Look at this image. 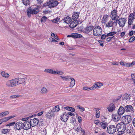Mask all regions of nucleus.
<instances>
[{
    "label": "nucleus",
    "mask_w": 135,
    "mask_h": 135,
    "mask_svg": "<svg viewBox=\"0 0 135 135\" xmlns=\"http://www.w3.org/2000/svg\"><path fill=\"white\" fill-rule=\"evenodd\" d=\"M116 127L119 135L123 134L126 129V125L122 122L118 123Z\"/></svg>",
    "instance_id": "obj_1"
},
{
    "label": "nucleus",
    "mask_w": 135,
    "mask_h": 135,
    "mask_svg": "<svg viewBox=\"0 0 135 135\" xmlns=\"http://www.w3.org/2000/svg\"><path fill=\"white\" fill-rule=\"evenodd\" d=\"M59 3V2L56 0H48L44 6L45 7L48 6L50 8H53L57 6Z\"/></svg>",
    "instance_id": "obj_2"
},
{
    "label": "nucleus",
    "mask_w": 135,
    "mask_h": 135,
    "mask_svg": "<svg viewBox=\"0 0 135 135\" xmlns=\"http://www.w3.org/2000/svg\"><path fill=\"white\" fill-rule=\"evenodd\" d=\"M102 32V30L100 27L96 26L93 28V34L94 36H99L101 35Z\"/></svg>",
    "instance_id": "obj_3"
},
{
    "label": "nucleus",
    "mask_w": 135,
    "mask_h": 135,
    "mask_svg": "<svg viewBox=\"0 0 135 135\" xmlns=\"http://www.w3.org/2000/svg\"><path fill=\"white\" fill-rule=\"evenodd\" d=\"M122 123L125 124L129 123L132 120V118L130 115H127L123 116L122 118Z\"/></svg>",
    "instance_id": "obj_4"
},
{
    "label": "nucleus",
    "mask_w": 135,
    "mask_h": 135,
    "mask_svg": "<svg viewBox=\"0 0 135 135\" xmlns=\"http://www.w3.org/2000/svg\"><path fill=\"white\" fill-rule=\"evenodd\" d=\"M116 127L114 125H110L107 127V132L110 134H112L115 133L116 131Z\"/></svg>",
    "instance_id": "obj_5"
},
{
    "label": "nucleus",
    "mask_w": 135,
    "mask_h": 135,
    "mask_svg": "<svg viewBox=\"0 0 135 135\" xmlns=\"http://www.w3.org/2000/svg\"><path fill=\"white\" fill-rule=\"evenodd\" d=\"M134 19H135V10H134L133 13L130 14L128 16V24L131 25L133 23Z\"/></svg>",
    "instance_id": "obj_6"
},
{
    "label": "nucleus",
    "mask_w": 135,
    "mask_h": 135,
    "mask_svg": "<svg viewBox=\"0 0 135 135\" xmlns=\"http://www.w3.org/2000/svg\"><path fill=\"white\" fill-rule=\"evenodd\" d=\"M117 12L116 9H114L112 11L110 17L112 20L115 21L118 19L119 16L117 15Z\"/></svg>",
    "instance_id": "obj_7"
},
{
    "label": "nucleus",
    "mask_w": 135,
    "mask_h": 135,
    "mask_svg": "<svg viewBox=\"0 0 135 135\" xmlns=\"http://www.w3.org/2000/svg\"><path fill=\"white\" fill-rule=\"evenodd\" d=\"M117 24V20H110L105 24V27L110 28V27H113L114 25H116Z\"/></svg>",
    "instance_id": "obj_8"
},
{
    "label": "nucleus",
    "mask_w": 135,
    "mask_h": 135,
    "mask_svg": "<svg viewBox=\"0 0 135 135\" xmlns=\"http://www.w3.org/2000/svg\"><path fill=\"white\" fill-rule=\"evenodd\" d=\"M23 128V123L21 121H20L15 123L14 129L15 130L21 129Z\"/></svg>",
    "instance_id": "obj_9"
},
{
    "label": "nucleus",
    "mask_w": 135,
    "mask_h": 135,
    "mask_svg": "<svg viewBox=\"0 0 135 135\" xmlns=\"http://www.w3.org/2000/svg\"><path fill=\"white\" fill-rule=\"evenodd\" d=\"M126 21L125 18H121L117 20V21H118V23L120 27H122L124 26Z\"/></svg>",
    "instance_id": "obj_10"
},
{
    "label": "nucleus",
    "mask_w": 135,
    "mask_h": 135,
    "mask_svg": "<svg viewBox=\"0 0 135 135\" xmlns=\"http://www.w3.org/2000/svg\"><path fill=\"white\" fill-rule=\"evenodd\" d=\"M103 85V83L100 82H96L92 86L93 90L96 89L100 88L101 86Z\"/></svg>",
    "instance_id": "obj_11"
},
{
    "label": "nucleus",
    "mask_w": 135,
    "mask_h": 135,
    "mask_svg": "<svg viewBox=\"0 0 135 135\" xmlns=\"http://www.w3.org/2000/svg\"><path fill=\"white\" fill-rule=\"evenodd\" d=\"M72 19L69 16L65 17L64 19H62L61 20L62 22H63L66 24L70 23Z\"/></svg>",
    "instance_id": "obj_12"
},
{
    "label": "nucleus",
    "mask_w": 135,
    "mask_h": 135,
    "mask_svg": "<svg viewBox=\"0 0 135 135\" xmlns=\"http://www.w3.org/2000/svg\"><path fill=\"white\" fill-rule=\"evenodd\" d=\"M61 120L65 122H66L68 119V115L67 113L65 112L61 116Z\"/></svg>",
    "instance_id": "obj_13"
},
{
    "label": "nucleus",
    "mask_w": 135,
    "mask_h": 135,
    "mask_svg": "<svg viewBox=\"0 0 135 135\" xmlns=\"http://www.w3.org/2000/svg\"><path fill=\"white\" fill-rule=\"evenodd\" d=\"M30 125L29 121H26L23 124V128L25 129H28L31 127Z\"/></svg>",
    "instance_id": "obj_14"
},
{
    "label": "nucleus",
    "mask_w": 135,
    "mask_h": 135,
    "mask_svg": "<svg viewBox=\"0 0 135 135\" xmlns=\"http://www.w3.org/2000/svg\"><path fill=\"white\" fill-rule=\"evenodd\" d=\"M68 37H71L73 38H81L82 37L81 35V34L77 33H72L71 35H68Z\"/></svg>",
    "instance_id": "obj_15"
},
{
    "label": "nucleus",
    "mask_w": 135,
    "mask_h": 135,
    "mask_svg": "<svg viewBox=\"0 0 135 135\" xmlns=\"http://www.w3.org/2000/svg\"><path fill=\"white\" fill-rule=\"evenodd\" d=\"M115 107L114 104L113 103H111L109 104L108 107H107L108 111L110 112H112L114 110Z\"/></svg>",
    "instance_id": "obj_16"
},
{
    "label": "nucleus",
    "mask_w": 135,
    "mask_h": 135,
    "mask_svg": "<svg viewBox=\"0 0 135 135\" xmlns=\"http://www.w3.org/2000/svg\"><path fill=\"white\" fill-rule=\"evenodd\" d=\"M120 115L118 114V115L116 114H113L112 115V119L114 121L117 122L119 120L120 118Z\"/></svg>",
    "instance_id": "obj_17"
},
{
    "label": "nucleus",
    "mask_w": 135,
    "mask_h": 135,
    "mask_svg": "<svg viewBox=\"0 0 135 135\" xmlns=\"http://www.w3.org/2000/svg\"><path fill=\"white\" fill-rule=\"evenodd\" d=\"M125 111L124 108L120 106L118 110V114L119 115H122L124 113Z\"/></svg>",
    "instance_id": "obj_18"
},
{
    "label": "nucleus",
    "mask_w": 135,
    "mask_h": 135,
    "mask_svg": "<svg viewBox=\"0 0 135 135\" xmlns=\"http://www.w3.org/2000/svg\"><path fill=\"white\" fill-rule=\"evenodd\" d=\"M27 15L28 17H30L31 14H33L34 12V8L29 7L27 10Z\"/></svg>",
    "instance_id": "obj_19"
},
{
    "label": "nucleus",
    "mask_w": 135,
    "mask_h": 135,
    "mask_svg": "<svg viewBox=\"0 0 135 135\" xmlns=\"http://www.w3.org/2000/svg\"><path fill=\"white\" fill-rule=\"evenodd\" d=\"M49 90L45 86L43 87L41 89L40 91L41 94L42 95L46 94L48 92Z\"/></svg>",
    "instance_id": "obj_20"
},
{
    "label": "nucleus",
    "mask_w": 135,
    "mask_h": 135,
    "mask_svg": "<svg viewBox=\"0 0 135 135\" xmlns=\"http://www.w3.org/2000/svg\"><path fill=\"white\" fill-rule=\"evenodd\" d=\"M60 109L59 105H57L52 108L51 111L53 113L57 112L60 110Z\"/></svg>",
    "instance_id": "obj_21"
},
{
    "label": "nucleus",
    "mask_w": 135,
    "mask_h": 135,
    "mask_svg": "<svg viewBox=\"0 0 135 135\" xmlns=\"http://www.w3.org/2000/svg\"><path fill=\"white\" fill-rule=\"evenodd\" d=\"M79 13V12H74L72 16V18L74 21L78 19Z\"/></svg>",
    "instance_id": "obj_22"
},
{
    "label": "nucleus",
    "mask_w": 135,
    "mask_h": 135,
    "mask_svg": "<svg viewBox=\"0 0 135 135\" xmlns=\"http://www.w3.org/2000/svg\"><path fill=\"white\" fill-rule=\"evenodd\" d=\"M125 111L126 112H132L133 111V109L131 105H127L124 107Z\"/></svg>",
    "instance_id": "obj_23"
},
{
    "label": "nucleus",
    "mask_w": 135,
    "mask_h": 135,
    "mask_svg": "<svg viewBox=\"0 0 135 135\" xmlns=\"http://www.w3.org/2000/svg\"><path fill=\"white\" fill-rule=\"evenodd\" d=\"M100 125L101 128L103 129H105L106 128H107L108 124L105 121H104L100 122Z\"/></svg>",
    "instance_id": "obj_24"
},
{
    "label": "nucleus",
    "mask_w": 135,
    "mask_h": 135,
    "mask_svg": "<svg viewBox=\"0 0 135 135\" xmlns=\"http://www.w3.org/2000/svg\"><path fill=\"white\" fill-rule=\"evenodd\" d=\"M126 132L127 134L130 133L133 131V127L131 125H129L126 128Z\"/></svg>",
    "instance_id": "obj_25"
},
{
    "label": "nucleus",
    "mask_w": 135,
    "mask_h": 135,
    "mask_svg": "<svg viewBox=\"0 0 135 135\" xmlns=\"http://www.w3.org/2000/svg\"><path fill=\"white\" fill-rule=\"evenodd\" d=\"M122 99L123 100L126 101L127 102L130 100V95L127 94H125L123 96Z\"/></svg>",
    "instance_id": "obj_26"
},
{
    "label": "nucleus",
    "mask_w": 135,
    "mask_h": 135,
    "mask_svg": "<svg viewBox=\"0 0 135 135\" xmlns=\"http://www.w3.org/2000/svg\"><path fill=\"white\" fill-rule=\"evenodd\" d=\"M17 80L18 84H22L24 83L26 80V78H16Z\"/></svg>",
    "instance_id": "obj_27"
},
{
    "label": "nucleus",
    "mask_w": 135,
    "mask_h": 135,
    "mask_svg": "<svg viewBox=\"0 0 135 135\" xmlns=\"http://www.w3.org/2000/svg\"><path fill=\"white\" fill-rule=\"evenodd\" d=\"M1 74L3 77L6 79L8 78L9 76V74L4 71H2L1 72Z\"/></svg>",
    "instance_id": "obj_28"
},
{
    "label": "nucleus",
    "mask_w": 135,
    "mask_h": 135,
    "mask_svg": "<svg viewBox=\"0 0 135 135\" xmlns=\"http://www.w3.org/2000/svg\"><path fill=\"white\" fill-rule=\"evenodd\" d=\"M108 15L104 16L102 19L103 23L105 24L108 20Z\"/></svg>",
    "instance_id": "obj_29"
},
{
    "label": "nucleus",
    "mask_w": 135,
    "mask_h": 135,
    "mask_svg": "<svg viewBox=\"0 0 135 135\" xmlns=\"http://www.w3.org/2000/svg\"><path fill=\"white\" fill-rule=\"evenodd\" d=\"M6 85L9 87H13V84L12 83L11 80H8L6 83Z\"/></svg>",
    "instance_id": "obj_30"
},
{
    "label": "nucleus",
    "mask_w": 135,
    "mask_h": 135,
    "mask_svg": "<svg viewBox=\"0 0 135 135\" xmlns=\"http://www.w3.org/2000/svg\"><path fill=\"white\" fill-rule=\"evenodd\" d=\"M93 26H90L87 27L85 30L86 32L87 33L89 32L93 29Z\"/></svg>",
    "instance_id": "obj_31"
},
{
    "label": "nucleus",
    "mask_w": 135,
    "mask_h": 135,
    "mask_svg": "<svg viewBox=\"0 0 135 135\" xmlns=\"http://www.w3.org/2000/svg\"><path fill=\"white\" fill-rule=\"evenodd\" d=\"M44 72L47 73H49L54 74V71L50 69H46L44 70Z\"/></svg>",
    "instance_id": "obj_32"
},
{
    "label": "nucleus",
    "mask_w": 135,
    "mask_h": 135,
    "mask_svg": "<svg viewBox=\"0 0 135 135\" xmlns=\"http://www.w3.org/2000/svg\"><path fill=\"white\" fill-rule=\"evenodd\" d=\"M52 113L51 111L49 110L45 115V116L49 119L51 118L52 117Z\"/></svg>",
    "instance_id": "obj_33"
},
{
    "label": "nucleus",
    "mask_w": 135,
    "mask_h": 135,
    "mask_svg": "<svg viewBox=\"0 0 135 135\" xmlns=\"http://www.w3.org/2000/svg\"><path fill=\"white\" fill-rule=\"evenodd\" d=\"M9 114V112L6 111L0 113V118L2 117L6 116Z\"/></svg>",
    "instance_id": "obj_34"
},
{
    "label": "nucleus",
    "mask_w": 135,
    "mask_h": 135,
    "mask_svg": "<svg viewBox=\"0 0 135 135\" xmlns=\"http://www.w3.org/2000/svg\"><path fill=\"white\" fill-rule=\"evenodd\" d=\"M60 77L62 78L63 80L66 81H69L71 78L70 77L68 76H61Z\"/></svg>",
    "instance_id": "obj_35"
},
{
    "label": "nucleus",
    "mask_w": 135,
    "mask_h": 135,
    "mask_svg": "<svg viewBox=\"0 0 135 135\" xmlns=\"http://www.w3.org/2000/svg\"><path fill=\"white\" fill-rule=\"evenodd\" d=\"M12 83L13 84V86H15L16 85H18L17 80L16 78L15 79L11 80Z\"/></svg>",
    "instance_id": "obj_36"
},
{
    "label": "nucleus",
    "mask_w": 135,
    "mask_h": 135,
    "mask_svg": "<svg viewBox=\"0 0 135 135\" xmlns=\"http://www.w3.org/2000/svg\"><path fill=\"white\" fill-rule=\"evenodd\" d=\"M117 33V32L116 31H112L109 33L107 35V37L109 36H114V35L116 34Z\"/></svg>",
    "instance_id": "obj_37"
},
{
    "label": "nucleus",
    "mask_w": 135,
    "mask_h": 135,
    "mask_svg": "<svg viewBox=\"0 0 135 135\" xmlns=\"http://www.w3.org/2000/svg\"><path fill=\"white\" fill-rule=\"evenodd\" d=\"M70 80H71V81L70 82V87H73L75 84V80L74 78H71Z\"/></svg>",
    "instance_id": "obj_38"
},
{
    "label": "nucleus",
    "mask_w": 135,
    "mask_h": 135,
    "mask_svg": "<svg viewBox=\"0 0 135 135\" xmlns=\"http://www.w3.org/2000/svg\"><path fill=\"white\" fill-rule=\"evenodd\" d=\"M41 7L38 6H36V7L35 9H34V14H36L39 12Z\"/></svg>",
    "instance_id": "obj_39"
},
{
    "label": "nucleus",
    "mask_w": 135,
    "mask_h": 135,
    "mask_svg": "<svg viewBox=\"0 0 135 135\" xmlns=\"http://www.w3.org/2000/svg\"><path fill=\"white\" fill-rule=\"evenodd\" d=\"M99 110V109H97L96 110V113L95 117L97 118H99L100 116V114Z\"/></svg>",
    "instance_id": "obj_40"
},
{
    "label": "nucleus",
    "mask_w": 135,
    "mask_h": 135,
    "mask_svg": "<svg viewBox=\"0 0 135 135\" xmlns=\"http://www.w3.org/2000/svg\"><path fill=\"white\" fill-rule=\"evenodd\" d=\"M77 25L76 23H75L74 21H73L70 25V27L71 28H74L76 27Z\"/></svg>",
    "instance_id": "obj_41"
},
{
    "label": "nucleus",
    "mask_w": 135,
    "mask_h": 135,
    "mask_svg": "<svg viewBox=\"0 0 135 135\" xmlns=\"http://www.w3.org/2000/svg\"><path fill=\"white\" fill-rule=\"evenodd\" d=\"M10 129H3L1 130V132L4 134H5L9 132Z\"/></svg>",
    "instance_id": "obj_42"
},
{
    "label": "nucleus",
    "mask_w": 135,
    "mask_h": 135,
    "mask_svg": "<svg viewBox=\"0 0 135 135\" xmlns=\"http://www.w3.org/2000/svg\"><path fill=\"white\" fill-rule=\"evenodd\" d=\"M82 130V129L80 127H77L75 129L76 131L78 132H79L81 131V132L82 133H82H85L84 131L83 130Z\"/></svg>",
    "instance_id": "obj_43"
},
{
    "label": "nucleus",
    "mask_w": 135,
    "mask_h": 135,
    "mask_svg": "<svg viewBox=\"0 0 135 135\" xmlns=\"http://www.w3.org/2000/svg\"><path fill=\"white\" fill-rule=\"evenodd\" d=\"M63 74V72L62 71L57 70L54 71V75L58 74L60 75H61Z\"/></svg>",
    "instance_id": "obj_44"
},
{
    "label": "nucleus",
    "mask_w": 135,
    "mask_h": 135,
    "mask_svg": "<svg viewBox=\"0 0 135 135\" xmlns=\"http://www.w3.org/2000/svg\"><path fill=\"white\" fill-rule=\"evenodd\" d=\"M22 2L23 4L25 6L29 5L30 4V1L29 0H22Z\"/></svg>",
    "instance_id": "obj_45"
},
{
    "label": "nucleus",
    "mask_w": 135,
    "mask_h": 135,
    "mask_svg": "<svg viewBox=\"0 0 135 135\" xmlns=\"http://www.w3.org/2000/svg\"><path fill=\"white\" fill-rule=\"evenodd\" d=\"M60 18L59 17H57L52 20V21L55 23H57L58 22H60Z\"/></svg>",
    "instance_id": "obj_46"
},
{
    "label": "nucleus",
    "mask_w": 135,
    "mask_h": 135,
    "mask_svg": "<svg viewBox=\"0 0 135 135\" xmlns=\"http://www.w3.org/2000/svg\"><path fill=\"white\" fill-rule=\"evenodd\" d=\"M22 96L20 95H13L10 96V97L11 99H13L19 97H21Z\"/></svg>",
    "instance_id": "obj_47"
},
{
    "label": "nucleus",
    "mask_w": 135,
    "mask_h": 135,
    "mask_svg": "<svg viewBox=\"0 0 135 135\" xmlns=\"http://www.w3.org/2000/svg\"><path fill=\"white\" fill-rule=\"evenodd\" d=\"M83 90H87V91H89V90H93L92 86L91 87H84L83 88Z\"/></svg>",
    "instance_id": "obj_48"
},
{
    "label": "nucleus",
    "mask_w": 135,
    "mask_h": 135,
    "mask_svg": "<svg viewBox=\"0 0 135 135\" xmlns=\"http://www.w3.org/2000/svg\"><path fill=\"white\" fill-rule=\"evenodd\" d=\"M40 133L42 135H45L46 132L45 129H42L40 132Z\"/></svg>",
    "instance_id": "obj_49"
},
{
    "label": "nucleus",
    "mask_w": 135,
    "mask_h": 135,
    "mask_svg": "<svg viewBox=\"0 0 135 135\" xmlns=\"http://www.w3.org/2000/svg\"><path fill=\"white\" fill-rule=\"evenodd\" d=\"M38 123V119L34 118V126L37 125Z\"/></svg>",
    "instance_id": "obj_50"
},
{
    "label": "nucleus",
    "mask_w": 135,
    "mask_h": 135,
    "mask_svg": "<svg viewBox=\"0 0 135 135\" xmlns=\"http://www.w3.org/2000/svg\"><path fill=\"white\" fill-rule=\"evenodd\" d=\"M135 40V37L134 36H133L131 37L129 40V42H132Z\"/></svg>",
    "instance_id": "obj_51"
},
{
    "label": "nucleus",
    "mask_w": 135,
    "mask_h": 135,
    "mask_svg": "<svg viewBox=\"0 0 135 135\" xmlns=\"http://www.w3.org/2000/svg\"><path fill=\"white\" fill-rule=\"evenodd\" d=\"M46 19L47 17L45 16H44L41 18V21L42 22H45L46 21Z\"/></svg>",
    "instance_id": "obj_52"
},
{
    "label": "nucleus",
    "mask_w": 135,
    "mask_h": 135,
    "mask_svg": "<svg viewBox=\"0 0 135 135\" xmlns=\"http://www.w3.org/2000/svg\"><path fill=\"white\" fill-rule=\"evenodd\" d=\"M77 107L79 108L80 109V111L82 112H83L85 110V109L84 108L81 107L79 105H77Z\"/></svg>",
    "instance_id": "obj_53"
},
{
    "label": "nucleus",
    "mask_w": 135,
    "mask_h": 135,
    "mask_svg": "<svg viewBox=\"0 0 135 135\" xmlns=\"http://www.w3.org/2000/svg\"><path fill=\"white\" fill-rule=\"evenodd\" d=\"M29 123L31 124V126L33 127L34 126V119H31L29 122Z\"/></svg>",
    "instance_id": "obj_54"
},
{
    "label": "nucleus",
    "mask_w": 135,
    "mask_h": 135,
    "mask_svg": "<svg viewBox=\"0 0 135 135\" xmlns=\"http://www.w3.org/2000/svg\"><path fill=\"white\" fill-rule=\"evenodd\" d=\"M15 122H13L11 123H9L6 125V126H13L14 124L15 125Z\"/></svg>",
    "instance_id": "obj_55"
},
{
    "label": "nucleus",
    "mask_w": 135,
    "mask_h": 135,
    "mask_svg": "<svg viewBox=\"0 0 135 135\" xmlns=\"http://www.w3.org/2000/svg\"><path fill=\"white\" fill-rule=\"evenodd\" d=\"M124 66H125L126 67H129L130 66H131V63H127L125 62V65Z\"/></svg>",
    "instance_id": "obj_56"
},
{
    "label": "nucleus",
    "mask_w": 135,
    "mask_h": 135,
    "mask_svg": "<svg viewBox=\"0 0 135 135\" xmlns=\"http://www.w3.org/2000/svg\"><path fill=\"white\" fill-rule=\"evenodd\" d=\"M32 116H33V115H32V116H31V117L23 118L22 119V120L23 121H27V120H28V118H30H30H31Z\"/></svg>",
    "instance_id": "obj_57"
},
{
    "label": "nucleus",
    "mask_w": 135,
    "mask_h": 135,
    "mask_svg": "<svg viewBox=\"0 0 135 135\" xmlns=\"http://www.w3.org/2000/svg\"><path fill=\"white\" fill-rule=\"evenodd\" d=\"M104 41H101L99 40L98 41V42L100 44V45L102 46H103L104 45L103 43H104Z\"/></svg>",
    "instance_id": "obj_58"
},
{
    "label": "nucleus",
    "mask_w": 135,
    "mask_h": 135,
    "mask_svg": "<svg viewBox=\"0 0 135 135\" xmlns=\"http://www.w3.org/2000/svg\"><path fill=\"white\" fill-rule=\"evenodd\" d=\"M100 122V121L99 120H95L94 121V123L96 125L98 124Z\"/></svg>",
    "instance_id": "obj_59"
},
{
    "label": "nucleus",
    "mask_w": 135,
    "mask_h": 135,
    "mask_svg": "<svg viewBox=\"0 0 135 135\" xmlns=\"http://www.w3.org/2000/svg\"><path fill=\"white\" fill-rule=\"evenodd\" d=\"M49 39L50 41L53 42V41H55L57 42L54 39L50 37L49 38Z\"/></svg>",
    "instance_id": "obj_60"
},
{
    "label": "nucleus",
    "mask_w": 135,
    "mask_h": 135,
    "mask_svg": "<svg viewBox=\"0 0 135 135\" xmlns=\"http://www.w3.org/2000/svg\"><path fill=\"white\" fill-rule=\"evenodd\" d=\"M132 78L133 80H135V74H132L131 75Z\"/></svg>",
    "instance_id": "obj_61"
},
{
    "label": "nucleus",
    "mask_w": 135,
    "mask_h": 135,
    "mask_svg": "<svg viewBox=\"0 0 135 135\" xmlns=\"http://www.w3.org/2000/svg\"><path fill=\"white\" fill-rule=\"evenodd\" d=\"M69 111H70L72 112H74L75 111V109L74 108L72 107H70V108Z\"/></svg>",
    "instance_id": "obj_62"
},
{
    "label": "nucleus",
    "mask_w": 135,
    "mask_h": 135,
    "mask_svg": "<svg viewBox=\"0 0 135 135\" xmlns=\"http://www.w3.org/2000/svg\"><path fill=\"white\" fill-rule=\"evenodd\" d=\"M0 122H1V123H2V122H6V119H5V118H4L1 119L0 120Z\"/></svg>",
    "instance_id": "obj_63"
},
{
    "label": "nucleus",
    "mask_w": 135,
    "mask_h": 135,
    "mask_svg": "<svg viewBox=\"0 0 135 135\" xmlns=\"http://www.w3.org/2000/svg\"><path fill=\"white\" fill-rule=\"evenodd\" d=\"M106 37H107V35L105 34H103L102 35L101 37V39L102 40H103Z\"/></svg>",
    "instance_id": "obj_64"
}]
</instances>
